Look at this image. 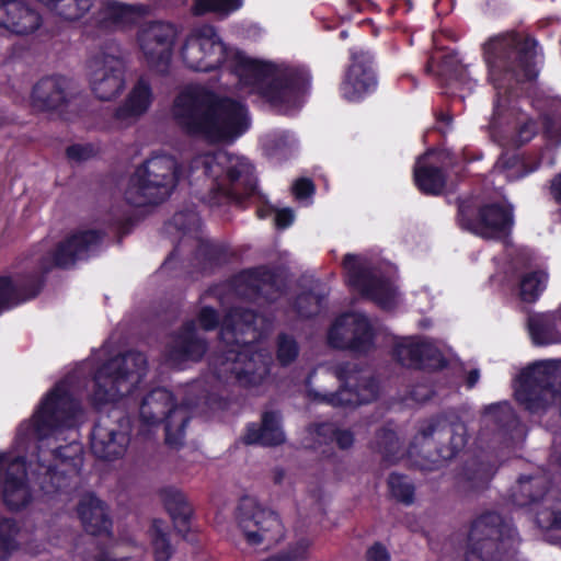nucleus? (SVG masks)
<instances>
[{"mask_svg": "<svg viewBox=\"0 0 561 561\" xmlns=\"http://www.w3.org/2000/svg\"><path fill=\"white\" fill-rule=\"evenodd\" d=\"M191 174L201 173L211 179L209 191L202 201L210 206L241 203L256 191L254 167L244 157L226 150L198 154L191 161Z\"/></svg>", "mask_w": 561, "mask_h": 561, "instance_id": "nucleus-7", "label": "nucleus"}, {"mask_svg": "<svg viewBox=\"0 0 561 561\" xmlns=\"http://www.w3.org/2000/svg\"><path fill=\"white\" fill-rule=\"evenodd\" d=\"M146 371L147 358L140 352L129 351L110 358L94 374L92 403L99 408L131 393Z\"/></svg>", "mask_w": 561, "mask_h": 561, "instance_id": "nucleus-10", "label": "nucleus"}, {"mask_svg": "<svg viewBox=\"0 0 561 561\" xmlns=\"http://www.w3.org/2000/svg\"><path fill=\"white\" fill-rule=\"evenodd\" d=\"M153 101L151 84L146 77H140L133 85L124 102L113 114L114 124L119 127H128L145 115Z\"/></svg>", "mask_w": 561, "mask_h": 561, "instance_id": "nucleus-26", "label": "nucleus"}, {"mask_svg": "<svg viewBox=\"0 0 561 561\" xmlns=\"http://www.w3.org/2000/svg\"><path fill=\"white\" fill-rule=\"evenodd\" d=\"M2 502L11 512H20L33 501V493H0Z\"/></svg>", "mask_w": 561, "mask_h": 561, "instance_id": "nucleus-49", "label": "nucleus"}, {"mask_svg": "<svg viewBox=\"0 0 561 561\" xmlns=\"http://www.w3.org/2000/svg\"><path fill=\"white\" fill-rule=\"evenodd\" d=\"M20 526L15 519L0 516V561H9L20 549Z\"/></svg>", "mask_w": 561, "mask_h": 561, "instance_id": "nucleus-37", "label": "nucleus"}, {"mask_svg": "<svg viewBox=\"0 0 561 561\" xmlns=\"http://www.w3.org/2000/svg\"><path fill=\"white\" fill-rule=\"evenodd\" d=\"M77 94L75 83L62 76L41 79L33 88V104L42 111H58L67 107Z\"/></svg>", "mask_w": 561, "mask_h": 561, "instance_id": "nucleus-22", "label": "nucleus"}, {"mask_svg": "<svg viewBox=\"0 0 561 561\" xmlns=\"http://www.w3.org/2000/svg\"><path fill=\"white\" fill-rule=\"evenodd\" d=\"M80 403L70 393L66 381L58 382L42 401L28 422L18 430V440L24 444L31 437L37 442L36 479L41 491H62L76 486L82 466L83 448L72 439L62 445V428L76 425Z\"/></svg>", "mask_w": 561, "mask_h": 561, "instance_id": "nucleus-2", "label": "nucleus"}, {"mask_svg": "<svg viewBox=\"0 0 561 561\" xmlns=\"http://www.w3.org/2000/svg\"><path fill=\"white\" fill-rule=\"evenodd\" d=\"M347 283L380 308L390 310L394 306L396 289L367 257L346 254L343 259Z\"/></svg>", "mask_w": 561, "mask_h": 561, "instance_id": "nucleus-15", "label": "nucleus"}, {"mask_svg": "<svg viewBox=\"0 0 561 561\" xmlns=\"http://www.w3.org/2000/svg\"><path fill=\"white\" fill-rule=\"evenodd\" d=\"M172 222L176 229L184 232H196L201 227L199 216L192 209L182 210L174 214Z\"/></svg>", "mask_w": 561, "mask_h": 561, "instance_id": "nucleus-47", "label": "nucleus"}, {"mask_svg": "<svg viewBox=\"0 0 561 561\" xmlns=\"http://www.w3.org/2000/svg\"><path fill=\"white\" fill-rule=\"evenodd\" d=\"M236 293L250 300H276L280 294L278 278L266 267L244 271L233 279Z\"/></svg>", "mask_w": 561, "mask_h": 561, "instance_id": "nucleus-21", "label": "nucleus"}, {"mask_svg": "<svg viewBox=\"0 0 561 561\" xmlns=\"http://www.w3.org/2000/svg\"><path fill=\"white\" fill-rule=\"evenodd\" d=\"M376 87V78L370 66L363 60L354 59L348 67L342 83L345 99L354 101Z\"/></svg>", "mask_w": 561, "mask_h": 561, "instance_id": "nucleus-29", "label": "nucleus"}, {"mask_svg": "<svg viewBox=\"0 0 561 561\" xmlns=\"http://www.w3.org/2000/svg\"><path fill=\"white\" fill-rule=\"evenodd\" d=\"M393 356L409 368L436 370L446 365L439 348L426 340H404L394 346Z\"/></svg>", "mask_w": 561, "mask_h": 561, "instance_id": "nucleus-24", "label": "nucleus"}, {"mask_svg": "<svg viewBox=\"0 0 561 561\" xmlns=\"http://www.w3.org/2000/svg\"><path fill=\"white\" fill-rule=\"evenodd\" d=\"M79 501L77 514L85 533L92 536H113V520L105 502L96 493H84Z\"/></svg>", "mask_w": 561, "mask_h": 561, "instance_id": "nucleus-27", "label": "nucleus"}, {"mask_svg": "<svg viewBox=\"0 0 561 561\" xmlns=\"http://www.w3.org/2000/svg\"><path fill=\"white\" fill-rule=\"evenodd\" d=\"M67 157L75 161H84L94 154L90 145H72L66 150Z\"/></svg>", "mask_w": 561, "mask_h": 561, "instance_id": "nucleus-53", "label": "nucleus"}, {"mask_svg": "<svg viewBox=\"0 0 561 561\" xmlns=\"http://www.w3.org/2000/svg\"><path fill=\"white\" fill-rule=\"evenodd\" d=\"M439 77L445 82L446 85H448L450 82H453V80L455 78V70L453 68V57L451 56L444 57V60L440 66Z\"/></svg>", "mask_w": 561, "mask_h": 561, "instance_id": "nucleus-58", "label": "nucleus"}, {"mask_svg": "<svg viewBox=\"0 0 561 561\" xmlns=\"http://www.w3.org/2000/svg\"><path fill=\"white\" fill-rule=\"evenodd\" d=\"M240 5L241 0H195L193 12L196 15H202L206 12L228 13L237 10Z\"/></svg>", "mask_w": 561, "mask_h": 561, "instance_id": "nucleus-46", "label": "nucleus"}, {"mask_svg": "<svg viewBox=\"0 0 561 561\" xmlns=\"http://www.w3.org/2000/svg\"><path fill=\"white\" fill-rule=\"evenodd\" d=\"M550 193L553 199L561 205V173L551 180Z\"/></svg>", "mask_w": 561, "mask_h": 561, "instance_id": "nucleus-60", "label": "nucleus"}, {"mask_svg": "<svg viewBox=\"0 0 561 561\" xmlns=\"http://www.w3.org/2000/svg\"><path fill=\"white\" fill-rule=\"evenodd\" d=\"M528 329L536 345H548L561 342V333L556 328V317L541 313L529 317Z\"/></svg>", "mask_w": 561, "mask_h": 561, "instance_id": "nucleus-34", "label": "nucleus"}, {"mask_svg": "<svg viewBox=\"0 0 561 561\" xmlns=\"http://www.w3.org/2000/svg\"><path fill=\"white\" fill-rule=\"evenodd\" d=\"M495 471L496 467L485 459L484 454L466 460L462 467L463 477L467 481L474 483H484L489 481Z\"/></svg>", "mask_w": 561, "mask_h": 561, "instance_id": "nucleus-40", "label": "nucleus"}, {"mask_svg": "<svg viewBox=\"0 0 561 561\" xmlns=\"http://www.w3.org/2000/svg\"><path fill=\"white\" fill-rule=\"evenodd\" d=\"M536 41L517 34L491 39L484 47L495 88L512 90L514 84L531 81L537 77Z\"/></svg>", "mask_w": 561, "mask_h": 561, "instance_id": "nucleus-8", "label": "nucleus"}, {"mask_svg": "<svg viewBox=\"0 0 561 561\" xmlns=\"http://www.w3.org/2000/svg\"><path fill=\"white\" fill-rule=\"evenodd\" d=\"M280 414L275 411H265L262 414L261 423L248 425L247 433L242 437L245 445H262L274 447L285 442V433L280 425Z\"/></svg>", "mask_w": 561, "mask_h": 561, "instance_id": "nucleus-28", "label": "nucleus"}, {"mask_svg": "<svg viewBox=\"0 0 561 561\" xmlns=\"http://www.w3.org/2000/svg\"><path fill=\"white\" fill-rule=\"evenodd\" d=\"M479 378H480V370L477 368L471 369L466 377L467 388H469V389L473 388L477 385Z\"/></svg>", "mask_w": 561, "mask_h": 561, "instance_id": "nucleus-62", "label": "nucleus"}, {"mask_svg": "<svg viewBox=\"0 0 561 561\" xmlns=\"http://www.w3.org/2000/svg\"><path fill=\"white\" fill-rule=\"evenodd\" d=\"M284 477H285L284 470L275 469L273 479H274V482H275L276 485H278L282 482Z\"/></svg>", "mask_w": 561, "mask_h": 561, "instance_id": "nucleus-64", "label": "nucleus"}, {"mask_svg": "<svg viewBox=\"0 0 561 561\" xmlns=\"http://www.w3.org/2000/svg\"><path fill=\"white\" fill-rule=\"evenodd\" d=\"M334 376L341 381L335 392H320L311 387V376L307 380L308 392L314 400L335 408H355L378 399L380 386L371 371L358 368L355 364H342L334 368Z\"/></svg>", "mask_w": 561, "mask_h": 561, "instance_id": "nucleus-12", "label": "nucleus"}, {"mask_svg": "<svg viewBox=\"0 0 561 561\" xmlns=\"http://www.w3.org/2000/svg\"><path fill=\"white\" fill-rule=\"evenodd\" d=\"M141 12L140 7L128 5L116 0H104L98 12L96 22L103 27L131 23Z\"/></svg>", "mask_w": 561, "mask_h": 561, "instance_id": "nucleus-33", "label": "nucleus"}, {"mask_svg": "<svg viewBox=\"0 0 561 561\" xmlns=\"http://www.w3.org/2000/svg\"><path fill=\"white\" fill-rule=\"evenodd\" d=\"M373 328L367 317L359 312H347L332 324L328 340L335 348L367 353L373 346Z\"/></svg>", "mask_w": 561, "mask_h": 561, "instance_id": "nucleus-18", "label": "nucleus"}, {"mask_svg": "<svg viewBox=\"0 0 561 561\" xmlns=\"http://www.w3.org/2000/svg\"><path fill=\"white\" fill-rule=\"evenodd\" d=\"M485 413L491 416L495 424L503 428H513L517 424L516 415L512 407L506 403L491 404L485 409Z\"/></svg>", "mask_w": 561, "mask_h": 561, "instance_id": "nucleus-45", "label": "nucleus"}, {"mask_svg": "<svg viewBox=\"0 0 561 561\" xmlns=\"http://www.w3.org/2000/svg\"><path fill=\"white\" fill-rule=\"evenodd\" d=\"M25 458L0 453V484L3 491H20L26 486Z\"/></svg>", "mask_w": 561, "mask_h": 561, "instance_id": "nucleus-31", "label": "nucleus"}, {"mask_svg": "<svg viewBox=\"0 0 561 561\" xmlns=\"http://www.w3.org/2000/svg\"><path fill=\"white\" fill-rule=\"evenodd\" d=\"M163 505L172 519L179 535L186 541H193L191 537L193 507L185 497V493H162Z\"/></svg>", "mask_w": 561, "mask_h": 561, "instance_id": "nucleus-30", "label": "nucleus"}, {"mask_svg": "<svg viewBox=\"0 0 561 561\" xmlns=\"http://www.w3.org/2000/svg\"><path fill=\"white\" fill-rule=\"evenodd\" d=\"M208 350L207 340L199 333L196 321H186L176 331L165 351V360L173 368H183L188 362H199Z\"/></svg>", "mask_w": 561, "mask_h": 561, "instance_id": "nucleus-20", "label": "nucleus"}, {"mask_svg": "<svg viewBox=\"0 0 561 561\" xmlns=\"http://www.w3.org/2000/svg\"><path fill=\"white\" fill-rule=\"evenodd\" d=\"M172 114L176 124L190 135L217 142L233 140L248 127L243 105L219 99L202 85H188L175 98Z\"/></svg>", "mask_w": 561, "mask_h": 561, "instance_id": "nucleus-4", "label": "nucleus"}, {"mask_svg": "<svg viewBox=\"0 0 561 561\" xmlns=\"http://www.w3.org/2000/svg\"><path fill=\"white\" fill-rule=\"evenodd\" d=\"M294 220V213L290 208L279 209L276 213L275 221L278 228H287Z\"/></svg>", "mask_w": 561, "mask_h": 561, "instance_id": "nucleus-59", "label": "nucleus"}, {"mask_svg": "<svg viewBox=\"0 0 561 561\" xmlns=\"http://www.w3.org/2000/svg\"><path fill=\"white\" fill-rule=\"evenodd\" d=\"M65 21H78L93 7V0H48L45 5Z\"/></svg>", "mask_w": 561, "mask_h": 561, "instance_id": "nucleus-35", "label": "nucleus"}, {"mask_svg": "<svg viewBox=\"0 0 561 561\" xmlns=\"http://www.w3.org/2000/svg\"><path fill=\"white\" fill-rule=\"evenodd\" d=\"M42 25L39 13L21 0H0V33L24 36Z\"/></svg>", "mask_w": 561, "mask_h": 561, "instance_id": "nucleus-25", "label": "nucleus"}, {"mask_svg": "<svg viewBox=\"0 0 561 561\" xmlns=\"http://www.w3.org/2000/svg\"><path fill=\"white\" fill-rule=\"evenodd\" d=\"M102 239L103 236L96 230L75 233L60 242L51 254L42 257L37 267L13 276L0 275V314L38 296L45 275L53 267L72 266L77 260L94 252Z\"/></svg>", "mask_w": 561, "mask_h": 561, "instance_id": "nucleus-5", "label": "nucleus"}, {"mask_svg": "<svg viewBox=\"0 0 561 561\" xmlns=\"http://www.w3.org/2000/svg\"><path fill=\"white\" fill-rule=\"evenodd\" d=\"M198 322L203 330L210 331L219 324V316L217 311L210 307H204L198 313Z\"/></svg>", "mask_w": 561, "mask_h": 561, "instance_id": "nucleus-52", "label": "nucleus"}, {"mask_svg": "<svg viewBox=\"0 0 561 561\" xmlns=\"http://www.w3.org/2000/svg\"><path fill=\"white\" fill-rule=\"evenodd\" d=\"M181 56L188 68L203 72L213 71L227 61L241 88L262 95L273 106L296 105L309 83L304 69L253 59L242 51L228 49L210 25L191 32Z\"/></svg>", "mask_w": 561, "mask_h": 561, "instance_id": "nucleus-1", "label": "nucleus"}, {"mask_svg": "<svg viewBox=\"0 0 561 561\" xmlns=\"http://www.w3.org/2000/svg\"><path fill=\"white\" fill-rule=\"evenodd\" d=\"M228 255L227 248L211 242L209 240L201 239L196 249L197 259L205 262V266L218 265L226 262Z\"/></svg>", "mask_w": 561, "mask_h": 561, "instance_id": "nucleus-43", "label": "nucleus"}, {"mask_svg": "<svg viewBox=\"0 0 561 561\" xmlns=\"http://www.w3.org/2000/svg\"><path fill=\"white\" fill-rule=\"evenodd\" d=\"M300 352L296 339L287 333H279L276 337V359L283 367L293 364Z\"/></svg>", "mask_w": 561, "mask_h": 561, "instance_id": "nucleus-41", "label": "nucleus"}, {"mask_svg": "<svg viewBox=\"0 0 561 561\" xmlns=\"http://www.w3.org/2000/svg\"><path fill=\"white\" fill-rule=\"evenodd\" d=\"M433 396V389L428 385H416L410 391V397L413 401L423 403Z\"/></svg>", "mask_w": 561, "mask_h": 561, "instance_id": "nucleus-56", "label": "nucleus"}, {"mask_svg": "<svg viewBox=\"0 0 561 561\" xmlns=\"http://www.w3.org/2000/svg\"><path fill=\"white\" fill-rule=\"evenodd\" d=\"M236 520L250 546L276 543L285 537V527L279 515L262 506L249 493H244L239 500Z\"/></svg>", "mask_w": 561, "mask_h": 561, "instance_id": "nucleus-14", "label": "nucleus"}, {"mask_svg": "<svg viewBox=\"0 0 561 561\" xmlns=\"http://www.w3.org/2000/svg\"><path fill=\"white\" fill-rule=\"evenodd\" d=\"M314 432L324 443L333 442L339 430L337 425L331 422L314 424Z\"/></svg>", "mask_w": 561, "mask_h": 561, "instance_id": "nucleus-54", "label": "nucleus"}, {"mask_svg": "<svg viewBox=\"0 0 561 561\" xmlns=\"http://www.w3.org/2000/svg\"><path fill=\"white\" fill-rule=\"evenodd\" d=\"M312 545L311 539L301 537L261 561H308Z\"/></svg>", "mask_w": 561, "mask_h": 561, "instance_id": "nucleus-39", "label": "nucleus"}, {"mask_svg": "<svg viewBox=\"0 0 561 561\" xmlns=\"http://www.w3.org/2000/svg\"><path fill=\"white\" fill-rule=\"evenodd\" d=\"M333 442L336 443L339 448L348 449L354 444V434L350 430L339 427Z\"/></svg>", "mask_w": 561, "mask_h": 561, "instance_id": "nucleus-57", "label": "nucleus"}, {"mask_svg": "<svg viewBox=\"0 0 561 561\" xmlns=\"http://www.w3.org/2000/svg\"><path fill=\"white\" fill-rule=\"evenodd\" d=\"M435 431L436 425L432 423L421 428L407 451L412 465L422 471L439 469L447 460L454 458L456 455V447L454 446L439 448L434 454L432 453L434 443L430 437Z\"/></svg>", "mask_w": 561, "mask_h": 561, "instance_id": "nucleus-23", "label": "nucleus"}, {"mask_svg": "<svg viewBox=\"0 0 561 561\" xmlns=\"http://www.w3.org/2000/svg\"><path fill=\"white\" fill-rule=\"evenodd\" d=\"M91 561H116L110 557V553L103 549L96 556L92 558Z\"/></svg>", "mask_w": 561, "mask_h": 561, "instance_id": "nucleus-63", "label": "nucleus"}, {"mask_svg": "<svg viewBox=\"0 0 561 561\" xmlns=\"http://www.w3.org/2000/svg\"><path fill=\"white\" fill-rule=\"evenodd\" d=\"M387 483L390 491H413L415 488L408 476L398 472L390 473Z\"/></svg>", "mask_w": 561, "mask_h": 561, "instance_id": "nucleus-51", "label": "nucleus"}, {"mask_svg": "<svg viewBox=\"0 0 561 561\" xmlns=\"http://www.w3.org/2000/svg\"><path fill=\"white\" fill-rule=\"evenodd\" d=\"M217 398L205 394L204 381L190 383L181 404L174 402L173 394L164 388L151 390L141 401L139 415L149 426L164 424L165 443L174 448L183 445L186 425L194 413H205L214 409Z\"/></svg>", "mask_w": 561, "mask_h": 561, "instance_id": "nucleus-6", "label": "nucleus"}, {"mask_svg": "<svg viewBox=\"0 0 561 561\" xmlns=\"http://www.w3.org/2000/svg\"><path fill=\"white\" fill-rule=\"evenodd\" d=\"M431 153L420 157L414 168L415 184L424 194L438 195L446 184V175L442 168L428 162Z\"/></svg>", "mask_w": 561, "mask_h": 561, "instance_id": "nucleus-32", "label": "nucleus"}, {"mask_svg": "<svg viewBox=\"0 0 561 561\" xmlns=\"http://www.w3.org/2000/svg\"><path fill=\"white\" fill-rule=\"evenodd\" d=\"M460 213L461 227L486 239L505 237L513 226V210L504 205L490 204L477 210H467L461 206Z\"/></svg>", "mask_w": 561, "mask_h": 561, "instance_id": "nucleus-19", "label": "nucleus"}, {"mask_svg": "<svg viewBox=\"0 0 561 561\" xmlns=\"http://www.w3.org/2000/svg\"><path fill=\"white\" fill-rule=\"evenodd\" d=\"M313 183L308 179H299L295 182L293 186V192L295 196L299 199L311 196L313 194Z\"/></svg>", "mask_w": 561, "mask_h": 561, "instance_id": "nucleus-55", "label": "nucleus"}, {"mask_svg": "<svg viewBox=\"0 0 561 561\" xmlns=\"http://www.w3.org/2000/svg\"><path fill=\"white\" fill-rule=\"evenodd\" d=\"M130 421L123 410L112 408L101 415L91 435V450L103 460H115L124 456L129 445Z\"/></svg>", "mask_w": 561, "mask_h": 561, "instance_id": "nucleus-16", "label": "nucleus"}, {"mask_svg": "<svg viewBox=\"0 0 561 561\" xmlns=\"http://www.w3.org/2000/svg\"><path fill=\"white\" fill-rule=\"evenodd\" d=\"M374 449L387 461H396L402 457V447L392 430L381 428L376 433Z\"/></svg>", "mask_w": 561, "mask_h": 561, "instance_id": "nucleus-38", "label": "nucleus"}, {"mask_svg": "<svg viewBox=\"0 0 561 561\" xmlns=\"http://www.w3.org/2000/svg\"><path fill=\"white\" fill-rule=\"evenodd\" d=\"M325 294L320 291H306L300 294L295 300V310L301 318H311L321 310Z\"/></svg>", "mask_w": 561, "mask_h": 561, "instance_id": "nucleus-42", "label": "nucleus"}, {"mask_svg": "<svg viewBox=\"0 0 561 561\" xmlns=\"http://www.w3.org/2000/svg\"><path fill=\"white\" fill-rule=\"evenodd\" d=\"M390 499L402 503L404 505H411L415 501V494L416 493H388Z\"/></svg>", "mask_w": 561, "mask_h": 561, "instance_id": "nucleus-61", "label": "nucleus"}, {"mask_svg": "<svg viewBox=\"0 0 561 561\" xmlns=\"http://www.w3.org/2000/svg\"><path fill=\"white\" fill-rule=\"evenodd\" d=\"M537 130V125L533 119L527 117L519 118L512 140L515 146H523L533 139Z\"/></svg>", "mask_w": 561, "mask_h": 561, "instance_id": "nucleus-48", "label": "nucleus"}, {"mask_svg": "<svg viewBox=\"0 0 561 561\" xmlns=\"http://www.w3.org/2000/svg\"><path fill=\"white\" fill-rule=\"evenodd\" d=\"M178 179V163L173 157L153 156L129 178L125 199L135 207L160 204L170 196Z\"/></svg>", "mask_w": 561, "mask_h": 561, "instance_id": "nucleus-11", "label": "nucleus"}, {"mask_svg": "<svg viewBox=\"0 0 561 561\" xmlns=\"http://www.w3.org/2000/svg\"><path fill=\"white\" fill-rule=\"evenodd\" d=\"M164 520L154 518L149 527L148 534L153 548L154 561H169L173 554Z\"/></svg>", "mask_w": 561, "mask_h": 561, "instance_id": "nucleus-36", "label": "nucleus"}, {"mask_svg": "<svg viewBox=\"0 0 561 561\" xmlns=\"http://www.w3.org/2000/svg\"><path fill=\"white\" fill-rule=\"evenodd\" d=\"M261 318L250 309L234 307L222 320L219 344L208 362L207 383L210 390L205 394H215L219 404L217 390L227 385L243 388L261 386L268 377L272 358L268 353L254 351L250 344L257 341L261 332L257 320Z\"/></svg>", "mask_w": 561, "mask_h": 561, "instance_id": "nucleus-3", "label": "nucleus"}, {"mask_svg": "<svg viewBox=\"0 0 561 561\" xmlns=\"http://www.w3.org/2000/svg\"><path fill=\"white\" fill-rule=\"evenodd\" d=\"M87 69L91 90L98 99L111 101L125 89L126 62L118 45L101 47L88 59Z\"/></svg>", "mask_w": 561, "mask_h": 561, "instance_id": "nucleus-13", "label": "nucleus"}, {"mask_svg": "<svg viewBox=\"0 0 561 561\" xmlns=\"http://www.w3.org/2000/svg\"><path fill=\"white\" fill-rule=\"evenodd\" d=\"M365 561H391V554L381 541H375L367 548Z\"/></svg>", "mask_w": 561, "mask_h": 561, "instance_id": "nucleus-50", "label": "nucleus"}, {"mask_svg": "<svg viewBox=\"0 0 561 561\" xmlns=\"http://www.w3.org/2000/svg\"><path fill=\"white\" fill-rule=\"evenodd\" d=\"M175 37L176 28L170 23L154 21L141 26L138 42L151 70L161 75L168 72Z\"/></svg>", "mask_w": 561, "mask_h": 561, "instance_id": "nucleus-17", "label": "nucleus"}, {"mask_svg": "<svg viewBox=\"0 0 561 561\" xmlns=\"http://www.w3.org/2000/svg\"><path fill=\"white\" fill-rule=\"evenodd\" d=\"M548 275L545 272H533L524 276L520 283L523 300L533 302L546 287Z\"/></svg>", "mask_w": 561, "mask_h": 561, "instance_id": "nucleus-44", "label": "nucleus"}, {"mask_svg": "<svg viewBox=\"0 0 561 561\" xmlns=\"http://www.w3.org/2000/svg\"><path fill=\"white\" fill-rule=\"evenodd\" d=\"M518 543L512 520L488 511L471 523L465 561H503L515 553Z\"/></svg>", "mask_w": 561, "mask_h": 561, "instance_id": "nucleus-9", "label": "nucleus"}]
</instances>
